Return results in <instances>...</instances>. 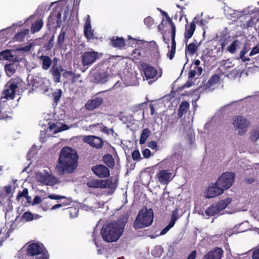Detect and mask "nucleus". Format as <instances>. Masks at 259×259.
I'll list each match as a JSON object with an SVG mask.
<instances>
[{
    "label": "nucleus",
    "instance_id": "f257e3e1",
    "mask_svg": "<svg viewBox=\"0 0 259 259\" xmlns=\"http://www.w3.org/2000/svg\"><path fill=\"white\" fill-rule=\"evenodd\" d=\"M78 156L75 150L64 147L60 152L59 162L56 166L59 175L73 173L78 165Z\"/></svg>",
    "mask_w": 259,
    "mask_h": 259
},
{
    "label": "nucleus",
    "instance_id": "f03ea898",
    "mask_svg": "<svg viewBox=\"0 0 259 259\" xmlns=\"http://www.w3.org/2000/svg\"><path fill=\"white\" fill-rule=\"evenodd\" d=\"M125 223L121 221L104 224L101 230L102 238L107 242L117 241L122 235Z\"/></svg>",
    "mask_w": 259,
    "mask_h": 259
},
{
    "label": "nucleus",
    "instance_id": "7ed1b4c3",
    "mask_svg": "<svg viewBox=\"0 0 259 259\" xmlns=\"http://www.w3.org/2000/svg\"><path fill=\"white\" fill-rule=\"evenodd\" d=\"M153 219L152 209H148L146 206H145L139 211L134 222V227L136 230L148 227L153 223Z\"/></svg>",
    "mask_w": 259,
    "mask_h": 259
},
{
    "label": "nucleus",
    "instance_id": "20e7f679",
    "mask_svg": "<svg viewBox=\"0 0 259 259\" xmlns=\"http://www.w3.org/2000/svg\"><path fill=\"white\" fill-rule=\"evenodd\" d=\"M28 256H36L35 259H49V254L42 244L32 243L26 249Z\"/></svg>",
    "mask_w": 259,
    "mask_h": 259
},
{
    "label": "nucleus",
    "instance_id": "39448f33",
    "mask_svg": "<svg viewBox=\"0 0 259 259\" xmlns=\"http://www.w3.org/2000/svg\"><path fill=\"white\" fill-rule=\"evenodd\" d=\"M230 202L231 200L229 199L219 201L208 207L205 210V213L209 217L213 216L225 209Z\"/></svg>",
    "mask_w": 259,
    "mask_h": 259
},
{
    "label": "nucleus",
    "instance_id": "423d86ee",
    "mask_svg": "<svg viewBox=\"0 0 259 259\" xmlns=\"http://www.w3.org/2000/svg\"><path fill=\"white\" fill-rule=\"evenodd\" d=\"M235 175L233 172H225L219 177L217 185L223 189V191L229 189L233 184Z\"/></svg>",
    "mask_w": 259,
    "mask_h": 259
},
{
    "label": "nucleus",
    "instance_id": "0eeeda50",
    "mask_svg": "<svg viewBox=\"0 0 259 259\" xmlns=\"http://www.w3.org/2000/svg\"><path fill=\"white\" fill-rule=\"evenodd\" d=\"M250 124L249 121L245 118L240 115L235 116L233 119V124L238 130V134L243 135L246 132V128Z\"/></svg>",
    "mask_w": 259,
    "mask_h": 259
},
{
    "label": "nucleus",
    "instance_id": "6e6552de",
    "mask_svg": "<svg viewBox=\"0 0 259 259\" xmlns=\"http://www.w3.org/2000/svg\"><path fill=\"white\" fill-rule=\"evenodd\" d=\"M81 59L83 66L91 65L99 59V53L95 51L84 52Z\"/></svg>",
    "mask_w": 259,
    "mask_h": 259
},
{
    "label": "nucleus",
    "instance_id": "1a4fd4ad",
    "mask_svg": "<svg viewBox=\"0 0 259 259\" xmlns=\"http://www.w3.org/2000/svg\"><path fill=\"white\" fill-rule=\"evenodd\" d=\"M83 141L92 147L97 149H102L104 144V142L101 138L93 135L84 136Z\"/></svg>",
    "mask_w": 259,
    "mask_h": 259
},
{
    "label": "nucleus",
    "instance_id": "9d476101",
    "mask_svg": "<svg viewBox=\"0 0 259 259\" xmlns=\"http://www.w3.org/2000/svg\"><path fill=\"white\" fill-rule=\"evenodd\" d=\"M61 16L60 11H54L48 18V25L53 28H59L62 24Z\"/></svg>",
    "mask_w": 259,
    "mask_h": 259
},
{
    "label": "nucleus",
    "instance_id": "9b49d317",
    "mask_svg": "<svg viewBox=\"0 0 259 259\" xmlns=\"http://www.w3.org/2000/svg\"><path fill=\"white\" fill-rule=\"evenodd\" d=\"M36 178L38 182L45 185L53 186L57 182V179L49 173L45 175L41 172L37 173Z\"/></svg>",
    "mask_w": 259,
    "mask_h": 259
},
{
    "label": "nucleus",
    "instance_id": "f8f14e48",
    "mask_svg": "<svg viewBox=\"0 0 259 259\" xmlns=\"http://www.w3.org/2000/svg\"><path fill=\"white\" fill-rule=\"evenodd\" d=\"M224 192L223 189L215 183L210 184L205 192V196L207 198H211L219 196Z\"/></svg>",
    "mask_w": 259,
    "mask_h": 259
},
{
    "label": "nucleus",
    "instance_id": "ddd939ff",
    "mask_svg": "<svg viewBox=\"0 0 259 259\" xmlns=\"http://www.w3.org/2000/svg\"><path fill=\"white\" fill-rule=\"evenodd\" d=\"M91 170L96 176L100 178H107L110 175L109 168L102 164L93 166Z\"/></svg>",
    "mask_w": 259,
    "mask_h": 259
},
{
    "label": "nucleus",
    "instance_id": "4468645a",
    "mask_svg": "<svg viewBox=\"0 0 259 259\" xmlns=\"http://www.w3.org/2000/svg\"><path fill=\"white\" fill-rule=\"evenodd\" d=\"M201 43L202 41L198 42L196 39H194L193 41L189 45H187V43L186 42V54H188L189 56L194 55L197 52V50Z\"/></svg>",
    "mask_w": 259,
    "mask_h": 259
},
{
    "label": "nucleus",
    "instance_id": "2eb2a0df",
    "mask_svg": "<svg viewBox=\"0 0 259 259\" xmlns=\"http://www.w3.org/2000/svg\"><path fill=\"white\" fill-rule=\"evenodd\" d=\"M142 67L144 74L147 79L153 78L157 75V71L154 67L146 63L143 64Z\"/></svg>",
    "mask_w": 259,
    "mask_h": 259
},
{
    "label": "nucleus",
    "instance_id": "dca6fc26",
    "mask_svg": "<svg viewBox=\"0 0 259 259\" xmlns=\"http://www.w3.org/2000/svg\"><path fill=\"white\" fill-rule=\"evenodd\" d=\"M223 253L224 251L221 248L215 247L213 250L205 254L202 259H221Z\"/></svg>",
    "mask_w": 259,
    "mask_h": 259
},
{
    "label": "nucleus",
    "instance_id": "f3484780",
    "mask_svg": "<svg viewBox=\"0 0 259 259\" xmlns=\"http://www.w3.org/2000/svg\"><path fill=\"white\" fill-rule=\"evenodd\" d=\"M63 69L61 66H52L49 70L50 73L52 75L54 81L55 82L60 81L61 73Z\"/></svg>",
    "mask_w": 259,
    "mask_h": 259
},
{
    "label": "nucleus",
    "instance_id": "a211bd4d",
    "mask_svg": "<svg viewBox=\"0 0 259 259\" xmlns=\"http://www.w3.org/2000/svg\"><path fill=\"white\" fill-rule=\"evenodd\" d=\"M171 176V174L167 170H161L157 175V177L160 183L165 185L169 182Z\"/></svg>",
    "mask_w": 259,
    "mask_h": 259
},
{
    "label": "nucleus",
    "instance_id": "6ab92c4d",
    "mask_svg": "<svg viewBox=\"0 0 259 259\" xmlns=\"http://www.w3.org/2000/svg\"><path fill=\"white\" fill-rule=\"evenodd\" d=\"M196 29V25L194 21L190 24L185 25V32L184 34V38L185 42L187 43L188 39L192 36Z\"/></svg>",
    "mask_w": 259,
    "mask_h": 259
},
{
    "label": "nucleus",
    "instance_id": "aec40b11",
    "mask_svg": "<svg viewBox=\"0 0 259 259\" xmlns=\"http://www.w3.org/2000/svg\"><path fill=\"white\" fill-rule=\"evenodd\" d=\"M103 99L101 98H96L89 101L85 104V107L87 110H93L99 107L103 103Z\"/></svg>",
    "mask_w": 259,
    "mask_h": 259
},
{
    "label": "nucleus",
    "instance_id": "412c9836",
    "mask_svg": "<svg viewBox=\"0 0 259 259\" xmlns=\"http://www.w3.org/2000/svg\"><path fill=\"white\" fill-rule=\"evenodd\" d=\"M18 85L15 82L10 83L5 91V97L7 99H13L15 98Z\"/></svg>",
    "mask_w": 259,
    "mask_h": 259
},
{
    "label": "nucleus",
    "instance_id": "4be33fe9",
    "mask_svg": "<svg viewBox=\"0 0 259 259\" xmlns=\"http://www.w3.org/2000/svg\"><path fill=\"white\" fill-rule=\"evenodd\" d=\"M102 160L105 166L108 168L113 169L115 167V160L110 153L105 154L102 157Z\"/></svg>",
    "mask_w": 259,
    "mask_h": 259
},
{
    "label": "nucleus",
    "instance_id": "5701e85b",
    "mask_svg": "<svg viewBox=\"0 0 259 259\" xmlns=\"http://www.w3.org/2000/svg\"><path fill=\"white\" fill-rule=\"evenodd\" d=\"M111 44L115 48L120 49L123 48L125 45L124 39L122 37L114 36L111 39Z\"/></svg>",
    "mask_w": 259,
    "mask_h": 259
},
{
    "label": "nucleus",
    "instance_id": "b1692460",
    "mask_svg": "<svg viewBox=\"0 0 259 259\" xmlns=\"http://www.w3.org/2000/svg\"><path fill=\"white\" fill-rule=\"evenodd\" d=\"M220 77L218 74H213L209 79L205 85V89L209 91L213 90V87L220 81Z\"/></svg>",
    "mask_w": 259,
    "mask_h": 259
},
{
    "label": "nucleus",
    "instance_id": "393cba45",
    "mask_svg": "<svg viewBox=\"0 0 259 259\" xmlns=\"http://www.w3.org/2000/svg\"><path fill=\"white\" fill-rule=\"evenodd\" d=\"M39 58L41 61L42 69L48 70L51 67L53 61H52V59L49 56L42 55L39 57Z\"/></svg>",
    "mask_w": 259,
    "mask_h": 259
},
{
    "label": "nucleus",
    "instance_id": "a878e982",
    "mask_svg": "<svg viewBox=\"0 0 259 259\" xmlns=\"http://www.w3.org/2000/svg\"><path fill=\"white\" fill-rule=\"evenodd\" d=\"M95 81L97 83H104L107 80L108 74L106 72H97L95 73Z\"/></svg>",
    "mask_w": 259,
    "mask_h": 259
},
{
    "label": "nucleus",
    "instance_id": "bb28decb",
    "mask_svg": "<svg viewBox=\"0 0 259 259\" xmlns=\"http://www.w3.org/2000/svg\"><path fill=\"white\" fill-rule=\"evenodd\" d=\"M189 103L187 101H183L180 104L178 112V116L179 118H182L184 114H186L189 108Z\"/></svg>",
    "mask_w": 259,
    "mask_h": 259
},
{
    "label": "nucleus",
    "instance_id": "cd10ccee",
    "mask_svg": "<svg viewBox=\"0 0 259 259\" xmlns=\"http://www.w3.org/2000/svg\"><path fill=\"white\" fill-rule=\"evenodd\" d=\"M29 33V29H24L18 32L13 37L15 41L22 42L24 41L26 35Z\"/></svg>",
    "mask_w": 259,
    "mask_h": 259
},
{
    "label": "nucleus",
    "instance_id": "c85d7f7f",
    "mask_svg": "<svg viewBox=\"0 0 259 259\" xmlns=\"http://www.w3.org/2000/svg\"><path fill=\"white\" fill-rule=\"evenodd\" d=\"M103 183V180L93 179L89 181L87 185L89 188L102 189Z\"/></svg>",
    "mask_w": 259,
    "mask_h": 259
},
{
    "label": "nucleus",
    "instance_id": "c756f323",
    "mask_svg": "<svg viewBox=\"0 0 259 259\" xmlns=\"http://www.w3.org/2000/svg\"><path fill=\"white\" fill-rule=\"evenodd\" d=\"M44 23L41 19L38 18L32 24L31 31L32 33H35L39 31L43 26Z\"/></svg>",
    "mask_w": 259,
    "mask_h": 259
},
{
    "label": "nucleus",
    "instance_id": "7c9ffc66",
    "mask_svg": "<svg viewBox=\"0 0 259 259\" xmlns=\"http://www.w3.org/2000/svg\"><path fill=\"white\" fill-rule=\"evenodd\" d=\"M151 132L148 128L143 129L141 134L140 139V144L141 145L145 143L147 138L150 136Z\"/></svg>",
    "mask_w": 259,
    "mask_h": 259
},
{
    "label": "nucleus",
    "instance_id": "2f4dec72",
    "mask_svg": "<svg viewBox=\"0 0 259 259\" xmlns=\"http://www.w3.org/2000/svg\"><path fill=\"white\" fill-rule=\"evenodd\" d=\"M83 32L85 37L88 40L94 38V30L92 29L91 26L84 27Z\"/></svg>",
    "mask_w": 259,
    "mask_h": 259
},
{
    "label": "nucleus",
    "instance_id": "473e14b6",
    "mask_svg": "<svg viewBox=\"0 0 259 259\" xmlns=\"http://www.w3.org/2000/svg\"><path fill=\"white\" fill-rule=\"evenodd\" d=\"M14 57L10 50H5L0 52V60H11Z\"/></svg>",
    "mask_w": 259,
    "mask_h": 259
},
{
    "label": "nucleus",
    "instance_id": "72a5a7b5",
    "mask_svg": "<svg viewBox=\"0 0 259 259\" xmlns=\"http://www.w3.org/2000/svg\"><path fill=\"white\" fill-rule=\"evenodd\" d=\"M240 45V41L238 39H236L231 44L227 47V51H229L230 53L233 54L235 53L237 48Z\"/></svg>",
    "mask_w": 259,
    "mask_h": 259
},
{
    "label": "nucleus",
    "instance_id": "f704fd0d",
    "mask_svg": "<svg viewBox=\"0 0 259 259\" xmlns=\"http://www.w3.org/2000/svg\"><path fill=\"white\" fill-rule=\"evenodd\" d=\"M5 69L7 74L9 76H11L16 71L15 65L14 64L11 63L6 64L5 66Z\"/></svg>",
    "mask_w": 259,
    "mask_h": 259
},
{
    "label": "nucleus",
    "instance_id": "c9c22d12",
    "mask_svg": "<svg viewBox=\"0 0 259 259\" xmlns=\"http://www.w3.org/2000/svg\"><path fill=\"white\" fill-rule=\"evenodd\" d=\"M65 32L62 29L59 34L57 38V44L58 46L62 48L63 47L64 42L65 40Z\"/></svg>",
    "mask_w": 259,
    "mask_h": 259
},
{
    "label": "nucleus",
    "instance_id": "e433bc0d",
    "mask_svg": "<svg viewBox=\"0 0 259 259\" xmlns=\"http://www.w3.org/2000/svg\"><path fill=\"white\" fill-rule=\"evenodd\" d=\"M5 193L0 192V198H5L12 192V186L11 185L5 186L3 188Z\"/></svg>",
    "mask_w": 259,
    "mask_h": 259
},
{
    "label": "nucleus",
    "instance_id": "4c0bfd02",
    "mask_svg": "<svg viewBox=\"0 0 259 259\" xmlns=\"http://www.w3.org/2000/svg\"><path fill=\"white\" fill-rule=\"evenodd\" d=\"M179 215L178 214V209L176 208L172 211L170 220L169 223L174 226L176 223V222L179 219Z\"/></svg>",
    "mask_w": 259,
    "mask_h": 259
},
{
    "label": "nucleus",
    "instance_id": "58836bf2",
    "mask_svg": "<svg viewBox=\"0 0 259 259\" xmlns=\"http://www.w3.org/2000/svg\"><path fill=\"white\" fill-rule=\"evenodd\" d=\"M259 139V126L252 130L250 133V139L251 141L255 142Z\"/></svg>",
    "mask_w": 259,
    "mask_h": 259
},
{
    "label": "nucleus",
    "instance_id": "ea45409f",
    "mask_svg": "<svg viewBox=\"0 0 259 259\" xmlns=\"http://www.w3.org/2000/svg\"><path fill=\"white\" fill-rule=\"evenodd\" d=\"M103 185L102 189L108 188H113L115 187L114 183L112 182V179H108L106 180H103Z\"/></svg>",
    "mask_w": 259,
    "mask_h": 259
},
{
    "label": "nucleus",
    "instance_id": "a19ab883",
    "mask_svg": "<svg viewBox=\"0 0 259 259\" xmlns=\"http://www.w3.org/2000/svg\"><path fill=\"white\" fill-rule=\"evenodd\" d=\"M248 49H247L246 44L244 45L242 50L240 53V58L243 61L245 62L246 61H249L250 59L249 58H246L244 55L248 51Z\"/></svg>",
    "mask_w": 259,
    "mask_h": 259
},
{
    "label": "nucleus",
    "instance_id": "79ce46f5",
    "mask_svg": "<svg viewBox=\"0 0 259 259\" xmlns=\"http://www.w3.org/2000/svg\"><path fill=\"white\" fill-rule=\"evenodd\" d=\"M28 190L27 188H24L22 191H19L17 196V199L18 200L20 199L21 197H25L27 199H28L30 197L28 196Z\"/></svg>",
    "mask_w": 259,
    "mask_h": 259
},
{
    "label": "nucleus",
    "instance_id": "37998d69",
    "mask_svg": "<svg viewBox=\"0 0 259 259\" xmlns=\"http://www.w3.org/2000/svg\"><path fill=\"white\" fill-rule=\"evenodd\" d=\"M62 94V92L60 89H58L56 92L53 93L52 96L54 102L56 103L58 102L61 97Z\"/></svg>",
    "mask_w": 259,
    "mask_h": 259
},
{
    "label": "nucleus",
    "instance_id": "c03bdc74",
    "mask_svg": "<svg viewBox=\"0 0 259 259\" xmlns=\"http://www.w3.org/2000/svg\"><path fill=\"white\" fill-rule=\"evenodd\" d=\"M22 218L27 222L32 221L34 219L33 214L29 211L25 212L22 215Z\"/></svg>",
    "mask_w": 259,
    "mask_h": 259
},
{
    "label": "nucleus",
    "instance_id": "a18cd8bd",
    "mask_svg": "<svg viewBox=\"0 0 259 259\" xmlns=\"http://www.w3.org/2000/svg\"><path fill=\"white\" fill-rule=\"evenodd\" d=\"M144 24L149 28L154 24V19L150 16L146 17L144 20Z\"/></svg>",
    "mask_w": 259,
    "mask_h": 259
},
{
    "label": "nucleus",
    "instance_id": "49530a36",
    "mask_svg": "<svg viewBox=\"0 0 259 259\" xmlns=\"http://www.w3.org/2000/svg\"><path fill=\"white\" fill-rule=\"evenodd\" d=\"M132 156L134 160L139 161L141 159V155L138 150H135L132 153Z\"/></svg>",
    "mask_w": 259,
    "mask_h": 259
},
{
    "label": "nucleus",
    "instance_id": "de8ad7c7",
    "mask_svg": "<svg viewBox=\"0 0 259 259\" xmlns=\"http://www.w3.org/2000/svg\"><path fill=\"white\" fill-rule=\"evenodd\" d=\"M176 48L170 47V49L169 50L167 54V57L170 60H172L175 57L176 53Z\"/></svg>",
    "mask_w": 259,
    "mask_h": 259
},
{
    "label": "nucleus",
    "instance_id": "09e8293b",
    "mask_svg": "<svg viewBox=\"0 0 259 259\" xmlns=\"http://www.w3.org/2000/svg\"><path fill=\"white\" fill-rule=\"evenodd\" d=\"M101 131L107 135H109L110 134L113 135L114 133V130L112 128H109L106 126H103V127L101 128Z\"/></svg>",
    "mask_w": 259,
    "mask_h": 259
},
{
    "label": "nucleus",
    "instance_id": "8fccbe9b",
    "mask_svg": "<svg viewBox=\"0 0 259 259\" xmlns=\"http://www.w3.org/2000/svg\"><path fill=\"white\" fill-rule=\"evenodd\" d=\"M165 18L166 19V21L168 22V23L171 26V32H172L174 30V31H176V27L174 22H172V19L169 17L168 15L167 16H166Z\"/></svg>",
    "mask_w": 259,
    "mask_h": 259
},
{
    "label": "nucleus",
    "instance_id": "3c124183",
    "mask_svg": "<svg viewBox=\"0 0 259 259\" xmlns=\"http://www.w3.org/2000/svg\"><path fill=\"white\" fill-rule=\"evenodd\" d=\"M48 198L52 200H58L65 198V196L58 195L56 194H50L48 195Z\"/></svg>",
    "mask_w": 259,
    "mask_h": 259
},
{
    "label": "nucleus",
    "instance_id": "603ef678",
    "mask_svg": "<svg viewBox=\"0 0 259 259\" xmlns=\"http://www.w3.org/2000/svg\"><path fill=\"white\" fill-rule=\"evenodd\" d=\"M172 227H173V226L168 223V224L161 231L159 235H163L165 234Z\"/></svg>",
    "mask_w": 259,
    "mask_h": 259
},
{
    "label": "nucleus",
    "instance_id": "864d4df0",
    "mask_svg": "<svg viewBox=\"0 0 259 259\" xmlns=\"http://www.w3.org/2000/svg\"><path fill=\"white\" fill-rule=\"evenodd\" d=\"M142 153L144 157L145 158H149L151 155V151L148 148H146L142 150Z\"/></svg>",
    "mask_w": 259,
    "mask_h": 259
},
{
    "label": "nucleus",
    "instance_id": "5fc2aeb1",
    "mask_svg": "<svg viewBox=\"0 0 259 259\" xmlns=\"http://www.w3.org/2000/svg\"><path fill=\"white\" fill-rule=\"evenodd\" d=\"M176 31H174V30H173L172 32H171V47H175V48H176V40H175V37H176Z\"/></svg>",
    "mask_w": 259,
    "mask_h": 259
},
{
    "label": "nucleus",
    "instance_id": "6e6d98bb",
    "mask_svg": "<svg viewBox=\"0 0 259 259\" xmlns=\"http://www.w3.org/2000/svg\"><path fill=\"white\" fill-rule=\"evenodd\" d=\"M148 49V48L147 47L145 51H144V50H136L134 53H137V54H138V55H139V57H146L147 55H146V54L145 53V51H147Z\"/></svg>",
    "mask_w": 259,
    "mask_h": 259
},
{
    "label": "nucleus",
    "instance_id": "4d7b16f0",
    "mask_svg": "<svg viewBox=\"0 0 259 259\" xmlns=\"http://www.w3.org/2000/svg\"><path fill=\"white\" fill-rule=\"evenodd\" d=\"M97 236H98L97 231H96V230L95 229L92 234V237H93V241H94L95 244L96 245V246L97 247H98L99 244H98V242L97 240Z\"/></svg>",
    "mask_w": 259,
    "mask_h": 259
},
{
    "label": "nucleus",
    "instance_id": "13d9d810",
    "mask_svg": "<svg viewBox=\"0 0 259 259\" xmlns=\"http://www.w3.org/2000/svg\"><path fill=\"white\" fill-rule=\"evenodd\" d=\"M69 204V202L68 201V202H63L62 203H59V204H57L54 206H53L51 208V210H54V209H56L58 208H60V207H61L62 206H66L67 205Z\"/></svg>",
    "mask_w": 259,
    "mask_h": 259
},
{
    "label": "nucleus",
    "instance_id": "bf43d9fd",
    "mask_svg": "<svg viewBox=\"0 0 259 259\" xmlns=\"http://www.w3.org/2000/svg\"><path fill=\"white\" fill-rule=\"evenodd\" d=\"M147 145L152 149H156L157 147V143L156 141H152L148 142Z\"/></svg>",
    "mask_w": 259,
    "mask_h": 259
},
{
    "label": "nucleus",
    "instance_id": "052dcab7",
    "mask_svg": "<svg viewBox=\"0 0 259 259\" xmlns=\"http://www.w3.org/2000/svg\"><path fill=\"white\" fill-rule=\"evenodd\" d=\"M259 53V47L257 46L254 47L251 50L249 53V56L250 57Z\"/></svg>",
    "mask_w": 259,
    "mask_h": 259
},
{
    "label": "nucleus",
    "instance_id": "680f3d73",
    "mask_svg": "<svg viewBox=\"0 0 259 259\" xmlns=\"http://www.w3.org/2000/svg\"><path fill=\"white\" fill-rule=\"evenodd\" d=\"M252 258V259H259V248L253 251Z\"/></svg>",
    "mask_w": 259,
    "mask_h": 259
},
{
    "label": "nucleus",
    "instance_id": "e2e57ef3",
    "mask_svg": "<svg viewBox=\"0 0 259 259\" xmlns=\"http://www.w3.org/2000/svg\"><path fill=\"white\" fill-rule=\"evenodd\" d=\"M196 255L197 251L196 250H193L189 254L187 259H196Z\"/></svg>",
    "mask_w": 259,
    "mask_h": 259
},
{
    "label": "nucleus",
    "instance_id": "0e129e2a",
    "mask_svg": "<svg viewBox=\"0 0 259 259\" xmlns=\"http://www.w3.org/2000/svg\"><path fill=\"white\" fill-rule=\"evenodd\" d=\"M32 44H30L27 46H26L24 47H22L21 48L20 50L21 51H24V52H29L31 49V47H32Z\"/></svg>",
    "mask_w": 259,
    "mask_h": 259
},
{
    "label": "nucleus",
    "instance_id": "69168bd1",
    "mask_svg": "<svg viewBox=\"0 0 259 259\" xmlns=\"http://www.w3.org/2000/svg\"><path fill=\"white\" fill-rule=\"evenodd\" d=\"M196 74V70L195 68L193 70H190L189 72V77L192 78L195 77Z\"/></svg>",
    "mask_w": 259,
    "mask_h": 259
},
{
    "label": "nucleus",
    "instance_id": "338daca9",
    "mask_svg": "<svg viewBox=\"0 0 259 259\" xmlns=\"http://www.w3.org/2000/svg\"><path fill=\"white\" fill-rule=\"evenodd\" d=\"M91 21L90 19V17L89 15H87V20L85 21V24L84 25V27H89L91 26Z\"/></svg>",
    "mask_w": 259,
    "mask_h": 259
},
{
    "label": "nucleus",
    "instance_id": "774afa93",
    "mask_svg": "<svg viewBox=\"0 0 259 259\" xmlns=\"http://www.w3.org/2000/svg\"><path fill=\"white\" fill-rule=\"evenodd\" d=\"M41 201V198L38 196H36L33 199V204H38Z\"/></svg>",
    "mask_w": 259,
    "mask_h": 259
}]
</instances>
